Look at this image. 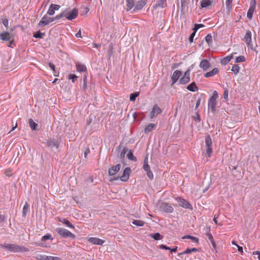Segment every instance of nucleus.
Segmentation results:
<instances>
[{
  "mask_svg": "<svg viewBox=\"0 0 260 260\" xmlns=\"http://www.w3.org/2000/svg\"><path fill=\"white\" fill-rule=\"evenodd\" d=\"M0 247L7 249L12 252H19L28 251V249L27 248L14 244H1Z\"/></svg>",
  "mask_w": 260,
  "mask_h": 260,
  "instance_id": "1",
  "label": "nucleus"
},
{
  "mask_svg": "<svg viewBox=\"0 0 260 260\" xmlns=\"http://www.w3.org/2000/svg\"><path fill=\"white\" fill-rule=\"evenodd\" d=\"M218 92L215 90L209 100L208 105V109L211 110L212 113H214L216 111V106L217 104L216 100L218 99Z\"/></svg>",
  "mask_w": 260,
  "mask_h": 260,
  "instance_id": "2",
  "label": "nucleus"
},
{
  "mask_svg": "<svg viewBox=\"0 0 260 260\" xmlns=\"http://www.w3.org/2000/svg\"><path fill=\"white\" fill-rule=\"evenodd\" d=\"M78 11L76 9L73 10L68 9L62 12V15L64 16L66 18L70 20L75 19L78 16Z\"/></svg>",
  "mask_w": 260,
  "mask_h": 260,
  "instance_id": "3",
  "label": "nucleus"
},
{
  "mask_svg": "<svg viewBox=\"0 0 260 260\" xmlns=\"http://www.w3.org/2000/svg\"><path fill=\"white\" fill-rule=\"evenodd\" d=\"M56 231L58 234H59L63 238L71 237L72 239H75L76 237L74 234L70 232L69 230L64 228H57L56 229Z\"/></svg>",
  "mask_w": 260,
  "mask_h": 260,
  "instance_id": "4",
  "label": "nucleus"
},
{
  "mask_svg": "<svg viewBox=\"0 0 260 260\" xmlns=\"http://www.w3.org/2000/svg\"><path fill=\"white\" fill-rule=\"evenodd\" d=\"M159 209L164 212L172 213L174 209L171 205L168 203L161 202L158 204Z\"/></svg>",
  "mask_w": 260,
  "mask_h": 260,
  "instance_id": "5",
  "label": "nucleus"
},
{
  "mask_svg": "<svg viewBox=\"0 0 260 260\" xmlns=\"http://www.w3.org/2000/svg\"><path fill=\"white\" fill-rule=\"evenodd\" d=\"M131 172V169L128 167H126L124 169L122 175L120 177L114 178V180H117L119 178L121 181L123 182H126L129 179Z\"/></svg>",
  "mask_w": 260,
  "mask_h": 260,
  "instance_id": "6",
  "label": "nucleus"
},
{
  "mask_svg": "<svg viewBox=\"0 0 260 260\" xmlns=\"http://www.w3.org/2000/svg\"><path fill=\"white\" fill-rule=\"evenodd\" d=\"M212 142V140L210 136H207L205 138V144L206 148V153L208 157H210L212 153V149L211 148Z\"/></svg>",
  "mask_w": 260,
  "mask_h": 260,
  "instance_id": "7",
  "label": "nucleus"
},
{
  "mask_svg": "<svg viewBox=\"0 0 260 260\" xmlns=\"http://www.w3.org/2000/svg\"><path fill=\"white\" fill-rule=\"evenodd\" d=\"M54 18H51L47 15H45L40 20L39 22L38 25L40 27H43L49 23L53 21Z\"/></svg>",
  "mask_w": 260,
  "mask_h": 260,
  "instance_id": "8",
  "label": "nucleus"
},
{
  "mask_svg": "<svg viewBox=\"0 0 260 260\" xmlns=\"http://www.w3.org/2000/svg\"><path fill=\"white\" fill-rule=\"evenodd\" d=\"M256 8V0H251L250 2V7L247 13V17L249 19L252 18L253 12Z\"/></svg>",
  "mask_w": 260,
  "mask_h": 260,
  "instance_id": "9",
  "label": "nucleus"
},
{
  "mask_svg": "<svg viewBox=\"0 0 260 260\" xmlns=\"http://www.w3.org/2000/svg\"><path fill=\"white\" fill-rule=\"evenodd\" d=\"M162 112V110L157 105L155 104L152 111L150 113V118L151 119H153V118L156 117L158 114H160Z\"/></svg>",
  "mask_w": 260,
  "mask_h": 260,
  "instance_id": "10",
  "label": "nucleus"
},
{
  "mask_svg": "<svg viewBox=\"0 0 260 260\" xmlns=\"http://www.w3.org/2000/svg\"><path fill=\"white\" fill-rule=\"evenodd\" d=\"M176 200L179 203V205L183 208L187 209L192 208L191 205L185 200L178 197L176 198Z\"/></svg>",
  "mask_w": 260,
  "mask_h": 260,
  "instance_id": "11",
  "label": "nucleus"
},
{
  "mask_svg": "<svg viewBox=\"0 0 260 260\" xmlns=\"http://www.w3.org/2000/svg\"><path fill=\"white\" fill-rule=\"evenodd\" d=\"M190 69H188L184 73V76L180 79V83L182 84H185L190 81Z\"/></svg>",
  "mask_w": 260,
  "mask_h": 260,
  "instance_id": "12",
  "label": "nucleus"
},
{
  "mask_svg": "<svg viewBox=\"0 0 260 260\" xmlns=\"http://www.w3.org/2000/svg\"><path fill=\"white\" fill-rule=\"evenodd\" d=\"M14 38V35L8 31H4L0 34V39L4 41H8Z\"/></svg>",
  "mask_w": 260,
  "mask_h": 260,
  "instance_id": "13",
  "label": "nucleus"
},
{
  "mask_svg": "<svg viewBox=\"0 0 260 260\" xmlns=\"http://www.w3.org/2000/svg\"><path fill=\"white\" fill-rule=\"evenodd\" d=\"M121 168V165L117 164L116 166L111 167L109 169L108 173L110 176H113L117 174Z\"/></svg>",
  "mask_w": 260,
  "mask_h": 260,
  "instance_id": "14",
  "label": "nucleus"
},
{
  "mask_svg": "<svg viewBox=\"0 0 260 260\" xmlns=\"http://www.w3.org/2000/svg\"><path fill=\"white\" fill-rule=\"evenodd\" d=\"M89 242L94 245H102L105 242L104 240L96 237H90L87 239Z\"/></svg>",
  "mask_w": 260,
  "mask_h": 260,
  "instance_id": "15",
  "label": "nucleus"
},
{
  "mask_svg": "<svg viewBox=\"0 0 260 260\" xmlns=\"http://www.w3.org/2000/svg\"><path fill=\"white\" fill-rule=\"evenodd\" d=\"M182 75V72L179 70H175L171 77L172 81V85L174 84L178 80L179 77Z\"/></svg>",
  "mask_w": 260,
  "mask_h": 260,
  "instance_id": "16",
  "label": "nucleus"
},
{
  "mask_svg": "<svg viewBox=\"0 0 260 260\" xmlns=\"http://www.w3.org/2000/svg\"><path fill=\"white\" fill-rule=\"evenodd\" d=\"M60 7V6L58 5L51 4L47 11V14L49 15H54L55 13V11L59 10Z\"/></svg>",
  "mask_w": 260,
  "mask_h": 260,
  "instance_id": "17",
  "label": "nucleus"
},
{
  "mask_svg": "<svg viewBox=\"0 0 260 260\" xmlns=\"http://www.w3.org/2000/svg\"><path fill=\"white\" fill-rule=\"evenodd\" d=\"M244 41L248 46L251 45V33L249 30L246 31V34L244 36Z\"/></svg>",
  "mask_w": 260,
  "mask_h": 260,
  "instance_id": "18",
  "label": "nucleus"
},
{
  "mask_svg": "<svg viewBox=\"0 0 260 260\" xmlns=\"http://www.w3.org/2000/svg\"><path fill=\"white\" fill-rule=\"evenodd\" d=\"M199 66L204 71H207L210 67V63L207 59H203L200 62Z\"/></svg>",
  "mask_w": 260,
  "mask_h": 260,
  "instance_id": "19",
  "label": "nucleus"
},
{
  "mask_svg": "<svg viewBox=\"0 0 260 260\" xmlns=\"http://www.w3.org/2000/svg\"><path fill=\"white\" fill-rule=\"evenodd\" d=\"M146 5L145 2L141 0L137 2L135 6L134 10H141L144 6Z\"/></svg>",
  "mask_w": 260,
  "mask_h": 260,
  "instance_id": "20",
  "label": "nucleus"
},
{
  "mask_svg": "<svg viewBox=\"0 0 260 260\" xmlns=\"http://www.w3.org/2000/svg\"><path fill=\"white\" fill-rule=\"evenodd\" d=\"M167 6V1L166 0H159L155 4L154 7L157 8H164Z\"/></svg>",
  "mask_w": 260,
  "mask_h": 260,
  "instance_id": "21",
  "label": "nucleus"
},
{
  "mask_svg": "<svg viewBox=\"0 0 260 260\" xmlns=\"http://www.w3.org/2000/svg\"><path fill=\"white\" fill-rule=\"evenodd\" d=\"M218 72H219L218 69L217 68H215L213 69H212V71L206 73L205 74V77L206 78H208V77L213 76L218 74Z\"/></svg>",
  "mask_w": 260,
  "mask_h": 260,
  "instance_id": "22",
  "label": "nucleus"
},
{
  "mask_svg": "<svg viewBox=\"0 0 260 260\" xmlns=\"http://www.w3.org/2000/svg\"><path fill=\"white\" fill-rule=\"evenodd\" d=\"M40 260H61V258L57 256L42 255L41 256Z\"/></svg>",
  "mask_w": 260,
  "mask_h": 260,
  "instance_id": "23",
  "label": "nucleus"
},
{
  "mask_svg": "<svg viewBox=\"0 0 260 260\" xmlns=\"http://www.w3.org/2000/svg\"><path fill=\"white\" fill-rule=\"evenodd\" d=\"M234 54H236V53H232L230 54V55L227 56L226 57L223 58L221 61V63L224 65L228 63L233 58Z\"/></svg>",
  "mask_w": 260,
  "mask_h": 260,
  "instance_id": "24",
  "label": "nucleus"
},
{
  "mask_svg": "<svg viewBox=\"0 0 260 260\" xmlns=\"http://www.w3.org/2000/svg\"><path fill=\"white\" fill-rule=\"evenodd\" d=\"M187 89L191 91H197L198 90V87L195 82H193L187 86Z\"/></svg>",
  "mask_w": 260,
  "mask_h": 260,
  "instance_id": "25",
  "label": "nucleus"
},
{
  "mask_svg": "<svg viewBox=\"0 0 260 260\" xmlns=\"http://www.w3.org/2000/svg\"><path fill=\"white\" fill-rule=\"evenodd\" d=\"M212 1L210 0H202L201 1V8H206L211 6Z\"/></svg>",
  "mask_w": 260,
  "mask_h": 260,
  "instance_id": "26",
  "label": "nucleus"
},
{
  "mask_svg": "<svg viewBox=\"0 0 260 260\" xmlns=\"http://www.w3.org/2000/svg\"><path fill=\"white\" fill-rule=\"evenodd\" d=\"M77 71L79 72H86L87 68L84 64H76Z\"/></svg>",
  "mask_w": 260,
  "mask_h": 260,
  "instance_id": "27",
  "label": "nucleus"
},
{
  "mask_svg": "<svg viewBox=\"0 0 260 260\" xmlns=\"http://www.w3.org/2000/svg\"><path fill=\"white\" fill-rule=\"evenodd\" d=\"M204 231H205V235L208 237L209 240L210 241L211 240H212L213 237L210 233V228L209 227H205L204 228Z\"/></svg>",
  "mask_w": 260,
  "mask_h": 260,
  "instance_id": "28",
  "label": "nucleus"
},
{
  "mask_svg": "<svg viewBox=\"0 0 260 260\" xmlns=\"http://www.w3.org/2000/svg\"><path fill=\"white\" fill-rule=\"evenodd\" d=\"M126 10H131L134 6V0H126Z\"/></svg>",
  "mask_w": 260,
  "mask_h": 260,
  "instance_id": "29",
  "label": "nucleus"
},
{
  "mask_svg": "<svg viewBox=\"0 0 260 260\" xmlns=\"http://www.w3.org/2000/svg\"><path fill=\"white\" fill-rule=\"evenodd\" d=\"M155 125L154 123H150L145 127L144 132L145 134H148L151 132L155 127Z\"/></svg>",
  "mask_w": 260,
  "mask_h": 260,
  "instance_id": "30",
  "label": "nucleus"
},
{
  "mask_svg": "<svg viewBox=\"0 0 260 260\" xmlns=\"http://www.w3.org/2000/svg\"><path fill=\"white\" fill-rule=\"evenodd\" d=\"M143 168V169L146 172L150 170V168L149 165H148V158H146L145 159L144 161Z\"/></svg>",
  "mask_w": 260,
  "mask_h": 260,
  "instance_id": "31",
  "label": "nucleus"
},
{
  "mask_svg": "<svg viewBox=\"0 0 260 260\" xmlns=\"http://www.w3.org/2000/svg\"><path fill=\"white\" fill-rule=\"evenodd\" d=\"M132 223L138 226H142L144 225L145 222L140 220H134Z\"/></svg>",
  "mask_w": 260,
  "mask_h": 260,
  "instance_id": "32",
  "label": "nucleus"
},
{
  "mask_svg": "<svg viewBox=\"0 0 260 260\" xmlns=\"http://www.w3.org/2000/svg\"><path fill=\"white\" fill-rule=\"evenodd\" d=\"M159 248L160 249H164L166 250H169L171 251V252H175L177 251V247H176L174 248L171 249L170 247H167V246L165 245H159Z\"/></svg>",
  "mask_w": 260,
  "mask_h": 260,
  "instance_id": "33",
  "label": "nucleus"
},
{
  "mask_svg": "<svg viewBox=\"0 0 260 260\" xmlns=\"http://www.w3.org/2000/svg\"><path fill=\"white\" fill-rule=\"evenodd\" d=\"M240 70V67L238 64H234L232 66L231 71L235 74L237 75Z\"/></svg>",
  "mask_w": 260,
  "mask_h": 260,
  "instance_id": "34",
  "label": "nucleus"
},
{
  "mask_svg": "<svg viewBox=\"0 0 260 260\" xmlns=\"http://www.w3.org/2000/svg\"><path fill=\"white\" fill-rule=\"evenodd\" d=\"M150 236L155 240L161 239L162 238L160 234L158 233L151 234Z\"/></svg>",
  "mask_w": 260,
  "mask_h": 260,
  "instance_id": "35",
  "label": "nucleus"
},
{
  "mask_svg": "<svg viewBox=\"0 0 260 260\" xmlns=\"http://www.w3.org/2000/svg\"><path fill=\"white\" fill-rule=\"evenodd\" d=\"M183 239H191L193 242H196L197 243H199V239L197 237H194L191 236H185L183 238Z\"/></svg>",
  "mask_w": 260,
  "mask_h": 260,
  "instance_id": "36",
  "label": "nucleus"
},
{
  "mask_svg": "<svg viewBox=\"0 0 260 260\" xmlns=\"http://www.w3.org/2000/svg\"><path fill=\"white\" fill-rule=\"evenodd\" d=\"M29 124L30 127L33 130L36 129V127L38 126V124L36 122H35L31 119H30L29 120Z\"/></svg>",
  "mask_w": 260,
  "mask_h": 260,
  "instance_id": "37",
  "label": "nucleus"
},
{
  "mask_svg": "<svg viewBox=\"0 0 260 260\" xmlns=\"http://www.w3.org/2000/svg\"><path fill=\"white\" fill-rule=\"evenodd\" d=\"M62 222L71 229H74V226L68 220L63 219Z\"/></svg>",
  "mask_w": 260,
  "mask_h": 260,
  "instance_id": "38",
  "label": "nucleus"
},
{
  "mask_svg": "<svg viewBox=\"0 0 260 260\" xmlns=\"http://www.w3.org/2000/svg\"><path fill=\"white\" fill-rule=\"evenodd\" d=\"M206 42L209 45L212 42V37L210 34H208L205 37Z\"/></svg>",
  "mask_w": 260,
  "mask_h": 260,
  "instance_id": "39",
  "label": "nucleus"
},
{
  "mask_svg": "<svg viewBox=\"0 0 260 260\" xmlns=\"http://www.w3.org/2000/svg\"><path fill=\"white\" fill-rule=\"evenodd\" d=\"M127 157L132 160H136V158L135 156H134L132 152L129 150L127 154Z\"/></svg>",
  "mask_w": 260,
  "mask_h": 260,
  "instance_id": "40",
  "label": "nucleus"
},
{
  "mask_svg": "<svg viewBox=\"0 0 260 260\" xmlns=\"http://www.w3.org/2000/svg\"><path fill=\"white\" fill-rule=\"evenodd\" d=\"M245 60V57L244 56H239L237 57H236L235 60V62L238 63V62H244Z\"/></svg>",
  "mask_w": 260,
  "mask_h": 260,
  "instance_id": "41",
  "label": "nucleus"
},
{
  "mask_svg": "<svg viewBox=\"0 0 260 260\" xmlns=\"http://www.w3.org/2000/svg\"><path fill=\"white\" fill-rule=\"evenodd\" d=\"M232 2L233 0H225V5L226 8L230 10L232 7Z\"/></svg>",
  "mask_w": 260,
  "mask_h": 260,
  "instance_id": "42",
  "label": "nucleus"
},
{
  "mask_svg": "<svg viewBox=\"0 0 260 260\" xmlns=\"http://www.w3.org/2000/svg\"><path fill=\"white\" fill-rule=\"evenodd\" d=\"M139 92H135L130 95L129 99L131 101H134L136 98L139 96Z\"/></svg>",
  "mask_w": 260,
  "mask_h": 260,
  "instance_id": "43",
  "label": "nucleus"
},
{
  "mask_svg": "<svg viewBox=\"0 0 260 260\" xmlns=\"http://www.w3.org/2000/svg\"><path fill=\"white\" fill-rule=\"evenodd\" d=\"M47 145L49 147H58L56 143L54 140H49L47 142Z\"/></svg>",
  "mask_w": 260,
  "mask_h": 260,
  "instance_id": "44",
  "label": "nucleus"
},
{
  "mask_svg": "<svg viewBox=\"0 0 260 260\" xmlns=\"http://www.w3.org/2000/svg\"><path fill=\"white\" fill-rule=\"evenodd\" d=\"M197 251L198 249L196 248H192L191 249L187 248L184 251L183 253L188 254L191 253V252H197Z\"/></svg>",
  "mask_w": 260,
  "mask_h": 260,
  "instance_id": "45",
  "label": "nucleus"
},
{
  "mask_svg": "<svg viewBox=\"0 0 260 260\" xmlns=\"http://www.w3.org/2000/svg\"><path fill=\"white\" fill-rule=\"evenodd\" d=\"M28 208L29 205L27 204V203L26 202L23 208V213L24 215L26 214L27 212L28 211Z\"/></svg>",
  "mask_w": 260,
  "mask_h": 260,
  "instance_id": "46",
  "label": "nucleus"
},
{
  "mask_svg": "<svg viewBox=\"0 0 260 260\" xmlns=\"http://www.w3.org/2000/svg\"><path fill=\"white\" fill-rule=\"evenodd\" d=\"M204 27V25L203 24H196L193 28V30L197 31L200 28Z\"/></svg>",
  "mask_w": 260,
  "mask_h": 260,
  "instance_id": "47",
  "label": "nucleus"
},
{
  "mask_svg": "<svg viewBox=\"0 0 260 260\" xmlns=\"http://www.w3.org/2000/svg\"><path fill=\"white\" fill-rule=\"evenodd\" d=\"M43 35L44 34L39 31L34 35V37L36 38H42Z\"/></svg>",
  "mask_w": 260,
  "mask_h": 260,
  "instance_id": "48",
  "label": "nucleus"
},
{
  "mask_svg": "<svg viewBox=\"0 0 260 260\" xmlns=\"http://www.w3.org/2000/svg\"><path fill=\"white\" fill-rule=\"evenodd\" d=\"M147 175L148 177L150 179L152 180L153 179V173L150 171H147Z\"/></svg>",
  "mask_w": 260,
  "mask_h": 260,
  "instance_id": "49",
  "label": "nucleus"
},
{
  "mask_svg": "<svg viewBox=\"0 0 260 260\" xmlns=\"http://www.w3.org/2000/svg\"><path fill=\"white\" fill-rule=\"evenodd\" d=\"M5 174L8 177L11 176L12 175V170L10 169L6 170L5 172Z\"/></svg>",
  "mask_w": 260,
  "mask_h": 260,
  "instance_id": "50",
  "label": "nucleus"
},
{
  "mask_svg": "<svg viewBox=\"0 0 260 260\" xmlns=\"http://www.w3.org/2000/svg\"><path fill=\"white\" fill-rule=\"evenodd\" d=\"M77 78L78 77L75 74H70L69 76V79H72L73 82H74L75 80H76Z\"/></svg>",
  "mask_w": 260,
  "mask_h": 260,
  "instance_id": "51",
  "label": "nucleus"
},
{
  "mask_svg": "<svg viewBox=\"0 0 260 260\" xmlns=\"http://www.w3.org/2000/svg\"><path fill=\"white\" fill-rule=\"evenodd\" d=\"M51 239H52L51 235L47 234V235L43 236L42 240V241H45L46 240Z\"/></svg>",
  "mask_w": 260,
  "mask_h": 260,
  "instance_id": "52",
  "label": "nucleus"
},
{
  "mask_svg": "<svg viewBox=\"0 0 260 260\" xmlns=\"http://www.w3.org/2000/svg\"><path fill=\"white\" fill-rule=\"evenodd\" d=\"M2 23L4 24V25L6 27L8 26L9 21L8 19H3L2 20Z\"/></svg>",
  "mask_w": 260,
  "mask_h": 260,
  "instance_id": "53",
  "label": "nucleus"
},
{
  "mask_svg": "<svg viewBox=\"0 0 260 260\" xmlns=\"http://www.w3.org/2000/svg\"><path fill=\"white\" fill-rule=\"evenodd\" d=\"M196 31H193V32L190 35L189 40L190 43L192 42L193 38L196 35Z\"/></svg>",
  "mask_w": 260,
  "mask_h": 260,
  "instance_id": "54",
  "label": "nucleus"
},
{
  "mask_svg": "<svg viewBox=\"0 0 260 260\" xmlns=\"http://www.w3.org/2000/svg\"><path fill=\"white\" fill-rule=\"evenodd\" d=\"M181 1V8L183 10L186 6V0H180Z\"/></svg>",
  "mask_w": 260,
  "mask_h": 260,
  "instance_id": "55",
  "label": "nucleus"
},
{
  "mask_svg": "<svg viewBox=\"0 0 260 260\" xmlns=\"http://www.w3.org/2000/svg\"><path fill=\"white\" fill-rule=\"evenodd\" d=\"M193 119L195 120V121H200L201 119H200V115L199 114H198V113H197V115L196 116H193Z\"/></svg>",
  "mask_w": 260,
  "mask_h": 260,
  "instance_id": "56",
  "label": "nucleus"
},
{
  "mask_svg": "<svg viewBox=\"0 0 260 260\" xmlns=\"http://www.w3.org/2000/svg\"><path fill=\"white\" fill-rule=\"evenodd\" d=\"M49 66L53 71V72L55 71V67L53 63L50 62L49 63Z\"/></svg>",
  "mask_w": 260,
  "mask_h": 260,
  "instance_id": "57",
  "label": "nucleus"
},
{
  "mask_svg": "<svg viewBox=\"0 0 260 260\" xmlns=\"http://www.w3.org/2000/svg\"><path fill=\"white\" fill-rule=\"evenodd\" d=\"M236 246L238 248V251L239 252H240L241 253H242L243 252L242 247H241V246H239L238 245H236Z\"/></svg>",
  "mask_w": 260,
  "mask_h": 260,
  "instance_id": "58",
  "label": "nucleus"
},
{
  "mask_svg": "<svg viewBox=\"0 0 260 260\" xmlns=\"http://www.w3.org/2000/svg\"><path fill=\"white\" fill-rule=\"evenodd\" d=\"M6 220V217L4 215L0 214V222H4Z\"/></svg>",
  "mask_w": 260,
  "mask_h": 260,
  "instance_id": "59",
  "label": "nucleus"
},
{
  "mask_svg": "<svg viewBox=\"0 0 260 260\" xmlns=\"http://www.w3.org/2000/svg\"><path fill=\"white\" fill-rule=\"evenodd\" d=\"M253 255H258V259L260 260V251H255L253 252Z\"/></svg>",
  "mask_w": 260,
  "mask_h": 260,
  "instance_id": "60",
  "label": "nucleus"
},
{
  "mask_svg": "<svg viewBox=\"0 0 260 260\" xmlns=\"http://www.w3.org/2000/svg\"><path fill=\"white\" fill-rule=\"evenodd\" d=\"M9 41H10V42H9V44L8 45V47H12V45L13 44L14 42V38Z\"/></svg>",
  "mask_w": 260,
  "mask_h": 260,
  "instance_id": "61",
  "label": "nucleus"
},
{
  "mask_svg": "<svg viewBox=\"0 0 260 260\" xmlns=\"http://www.w3.org/2000/svg\"><path fill=\"white\" fill-rule=\"evenodd\" d=\"M90 151L89 149H86L84 153V157H86L87 155L89 153Z\"/></svg>",
  "mask_w": 260,
  "mask_h": 260,
  "instance_id": "62",
  "label": "nucleus"
},
{
  "mask_svg": "<svg viewBox=\"0 0 260 260\" xmlns=\"http://www.w3.org/2000/svg\"><path fill=\"white\" fill-rule=\"evenodd\" d=\"M223 95H224V98L225 99H228V90H225L224 91V93H223Z\"/></svg>",
  "mask_w": 260,
  "mask_h": 260,
  "instance_id": "63",
  "label": "nucleus"
},
{
  "mask_svg": "<svg viewBox=\"0 0 260 260\" xmlns=\"http://www.w3.org/2000/svg\"><path fill=\"white\" fill-rule=\"evenodd\" d=\"M77 38H82L81 31L79 30L76 35Z\"/></svg>",
  "mask_w": 260,
  "mask_h": 260,
  "instance_id": "64",
  "label": "nucleus"
}]
</instances>
